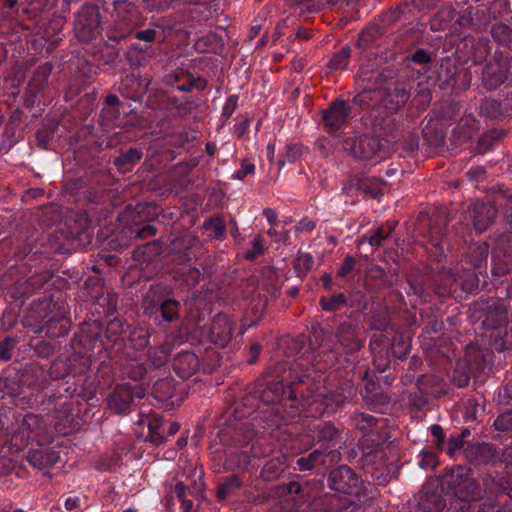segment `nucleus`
I'll list each match as a JSON object with an SVG mask.
<instances>
[{
	"instance_id": "56",
	"label": "nucleus",
	"mask_w": 512,
	"mask_h": 512,
	"mask_svg": "<svg viewBox=\"0 0 512 512\" xmlns=\"http://www.w3.org/2000/svg\"><path fill=\"white\" fill-rule=\"evenodd\" d=\"M491 36L500 46L512 47V28L503 22L495 23L491 27Z\"/></svg>"
},
{
	"instance_id": "58",
	"label": "nucleus",
	"mask_w": 512,
	"mask_h": 512,
	"mask_svg": "<svg viewBox=\"0 0 512 512\" xmlns=\"http://www.w3.org/2000/svg\"><path fill=\"white\" fill-rule=\"evenodd\" d=\"M206 87V79L202 77H195L192 73L186 70L183 77H181V82H179L177 86V91L190 92L193 89H196L197 91H204Z\"/></svg>"
},
{
	"instance_id": "47",
	"label": "nucleus",
	"mask_w": 512,
	"mask_h": 512,
	"mask_svg": "<svg viewBox=\"0 0 512 512\" xmlns=\"http://www.w3.org/2000/svg\"><path fill=\"white\" fill-rule=\"evenodd\" d=\"M287 467L288 465L284 456L271 458L263 465L260 477L266 482L276 481L285 472Z\"/></svg>"
},
{
	"instance_id": "42",
	"label": "nucleus",
	"mask_w": 512,
	"mask_h": 512,
	"mask_svg": "<svg viewBox=\"0 0 512 512\" xmlns=\"http://www.w3.org/2000/svg\"><path fill=\"white\" fill-rule=\"evenodd\" d=\"M25 80V73L20 67H12L3 78V90L9 97H17Z\"/></svg>"
},
{
	"instance_id": "35",
	"label": "nucleus",
	"mask_w": 512,
	"mask_h": 512,
	"mask_svg": "<svg viewBox=\"0 0 512 512\" xmlns=\"http://www.w3.org/2000/svg\"><path fill=\"white\" fill-rule=\"evenodd\" d=\"M113 156L112 163L120 173H128L141 161L143 152L140 148L130 147L127 150L120 149Z\"/></svg>"
},
{
	"instance_id": "3",
	"label": "nucleus",
	"mask_w": 512,
	"mask_h": 512,
	"mask_svg": "<svg viewBox=\"0 0 512 512\" xmlns=\"http://www.w3.org/2000/svg\"><path fill=\"white\" fill-rule=\"evenodd\" d=\"M105 9H112L113 25L107 31L110 41L120 43L128 38L141 21L140 12L133 0H103Z\"/></svg>"
},
{
	"instance_id": "63",
	"label": "nucleus",
	"mask_w": 512,
	"mask_h": 512,
	"mask_svg": "<svg viewBox=\"0 0 512 512\" xmlns=\"http://www.w3.org/2000/svg\"><path fill=\"white\" fill-rule=\"evenodd\" d=\"M352 390V385H348V389L340 387L337 390L329 391L326 394H318L317 397H320L323 399L324 403L329 405H335L336 407L342 406L350 394Z\"/></svg>"
},
{
	"instance_id": "52",
	"label": "nucleus",
	"mask_w": 512,
	"mask_h": 512,
	"mask_svg": "<svg viewBox=\"0 0 512 512\" xmlns=\"http://www.w3.org/2000/svg\"><path fill=\"white\" fill-rule=\"evenodd\" d=\"M355 428L365 435L376 429L379 425L386 422L384 418H376L373 415L367 413H355L352 418Z\"/></svg>"
},
{
	"instance_id": "20",
	"label": "nucleus",
	"mask_w": 512,
	"mask_h": 512,
	"mask_svg": "<svg viewBox=\"0 0 512 512\" xmlns=\"http://www.w3.org/2000/svg\"><path fill=\"white\" fill-rule=\"evenodd\" d=\"M458 73L459 66L456 60L445 57L436 72L431 71L425 76V81L437 85L441 90H452L457 84Z\"/></svg>"
},
{
	"instance_id": "26",
	"label": "nucleus",
	"mask_w": 512,
	"mask_h": 512,
	"mask_svg": "<svg viewBox=\"0 0 512 512\" xmlns=\"http://www.w3.org/2000/svg\"><path fill=\"white\" fill-rule=\"evenodd\" d=\"M309 501L312 509L319 512H340L348 509L352 504L349 498L336 492L334 494L324 493Z\"/></svg>"
},
{
	"instance_id": "55",
	"label": "nucleus",
	"mask_w": 512,
	"mask_h": 512,
	"mask_svg": "<svg viewBox=\"0 0 512 512\" xmlns=\"http://www.w3.org/2000/svg\"><path fill=\"white\" fill-rule=\"evenodd\" d=\"M471 435V431L469 428H464L461 430L459 435H450L448 438V449L447 456L455 459L456 455L471 441H468L467 438Z\"/></svg>"
},
{
	"instance_id": "4",
	"label": "nucleus",
	"mask_w": 512,
	"mask_h": 512,
	"mask_svg": "<svg viewBox=\"0 0 512 512\" xmlns=\"http://www.w3.org/2000/svg\"><path fill=\"white\" fill-rule=\"evenodd\" d=\"M343 149L362 162H379L385 159L389 152L387 141L368 134L345 138Z\"/></svg>"
},
{
	"instance_id": "19",
	"label": "nucleus",
	"mask_w": 512,
	"mask_h": 512,
	"mask_svg": "<svg viewBox=\"0 0 512 512\" xmlns=\"http://www.w3.org/2000/svg\"><path fill=\"white\" fill-rule=\"evenodd\" d=\"M460 452L464 460L475 468L494 464L499 459L498 448L485 441L469 443Z\"/></svg>"
},
{
	"instance_id": "43",
	"label": "nucleus",
	"mask_w": 512,
	"mask_h": 512,
	"mask_svg": "<svg viewBox=\"0 0 512 512\" xmlns=\"http://www.w3.org/2000/svg\"><path fill=\"white\" fill-rule=\"evenodd\" d=\"M350 182L358 192L373 199H378L383 195L381 181L377 178L355 177Z\"/></svg>"
},
{
	"instance_id": "45",
	"label": "nucleus",
	"mask_w": 512,
	"mask_h": 512,
	"mask_svg": "<svg viewBox=\"0 0 512 512\" xmlns=\"http://www.w3.org/2000/svg\"><path fill=\"white\" fill-rule=\"evenodd\" d=\"M506 131L502 129H490L478 137L474 150L477 154H485L493 150L505 137Z\"/></svg>"
},
{
	"instance_id": "64",
	"label": "nucleus",
	"mask_w": 512,
	"mask_h": 512,
	"mask_svg": "<svg viewBox=\"0 0 512 512\" xmlns=\"http://www.w3.org/2000/svg\"><path fill=\"white\" fill-rule=\"evenodd\" d=\"M351 57V48L349 46H343L337 51L328 62V68L331 71L344 70Z\"/></svg>"
},
{
	"instance_id": "50",
	"label": "nucleus",
	"mask_w": 512,
	"mask_h": 512,
	"mask_svg": "<svg viewBox=\"0 0 512 512\" xmlns=\"http://www.w3.org/2000/svg\"><path fill=\"white\" fill-rule=\"evenodd\" d=\"M484 483L486 487L493 493L506 494L510 498L512 497V477L500 476L498 474H489L485 478Z\"/></svg>"
},
{
	"instance_id": "44",
	"label": "nucleus",
	"mask_w": 512,
	"mask_h": 512,
	"mask_svg": "<svg viewBox=\"0 0 512 512\" xmlns=\"http://www.w3.org/2000/svg\"><path fill=\"white\" fill-rule=\"evenodd\" d=\"M341 437L339 430L332 422H325L317 427L316 439L320 444V450L324 452L335 445V442Z\"/></svg>"
},
{
	"instance_id": "15",
	"label": "nucleus",
	"mask_w": 512,
	"mask_h": 512,
	"mask_svg": "<svg viewBox=\"0 0 512 512\" xmlns=\"http://www.w3.org/2000/svg\"><path fill=\"white\" fill-rule=\"evenodd\" d=\"M353 118V108L345 100L337 98L321 112V124L326 133L337 135Z\"/></svg>"
},
{
	"instance_id": "49",
	"label": "nucleus",
	"mask_w": 512,
	"mask_h": 512,
	"mask_svg": "<svg viewBox=\"0 0 512 512\" xmlns=\"http://www.w3.org/2000/svg\"><path fill=\"white\" fill-rule=\"evenodd\" d=\"M433 61V53L424 48H418L415 51L411 52L405 58V63L407 67H412V65H418L421 67L419 72H423V78L425 79L426 75H429L431 72L430 65Z\"/></svg>"
},
{
	"instance_id": "57",
	"label": "nucleus",
	"mask_w": 512,
	"mask_h": 512,
	"mask_svg": "<svg viewBox=\"0 0 512 512\" xmlns=\"http://www.w3.org/2000/svg\"><path fill=\"white\" fill-rule=\"evenodd\" d=\"M202 228L210 238L220 239L226 232V223L221 215H214L205 219Z\"/></svg>"
},
{
	"instance_id": "54",
	"label": "nucleus",
	"mask_w": 512,
	"mask_h": 512,
	"mask_svg": "<svg viewBox=\"0 0 512 512\" xmlns=\"http://www.w3.org/2000/svg\"><path fill=\"white\" fill-rule=\"evenodd\" d=\"M251 464V457L246 451H234L227 455L225 466L228 470H247Z\"/></svg>"
},
{
	"instance_id": "32",
	"label": "nucleus",
	"mask_w": 512,
	"mask_h": 512,
	"mask_svg": "<svg viewBox=\"0 0 512 512\" xmlns=\"http://www.w3.org/2000/svg\"><path fill=\"white\" fill-rule=\"evenodd\" d=\"M507 307L501 300L487 302L483 310L482 324L486 329H496L507 321Z\"/></svg>"
},
{
	"instance_id": "25",
	"label": "nucleus",
	"mask_w": 512,
	"mask_h": 512,
	"mask_svg": "<svg viewBox=\"0 0 512 512\" xmlns=\"http://www.w3.org/2000/svg\"><path fill=\"white\" fill-rule=\"evenodd\" d=\"M510 65L507 61L487 63L482 71L484 88L494 91L502 86L508 79Z\"/></svg>"
},
{
	"instance_id": "8",
	"label": "nucleus",
	"mask_w": 512,
	"mask_h": 512,
	"mask_svg": "<svg viewBox=\"0 0 512 512\" xmlns=\"http://www.w3.org/2000/svg\"><path fill=\"white\" fill-rule=\"evenodd\" d=\"M158 215V206L154 203H138L132 207L128 205L123 214L122 219L126 220L130 225V234L135 239H147L154 237L157 233V228L152 224H143Z\"/></svg>"
},
{
	"instance_id": "31",
	"label": "nucleus",
	"mask_w": 512,
	"mask_h": 512,
	"mask_svg": "<svg viewBox=\"0 0 512 512\" xmlns=\"http://www.w3.org/2000/svg\"><path fill=\"white\" fill-rule=\"evenodd\" d=\"M65 307L61 305L43 325L45 333L50 338H60L67 335L71 328L70 318L64 315Z\"/></svg>"
},
{
	"instance_id": "38",
	"label": "nucleus",
	"mask_w": 512,
	"mask_h": 512,
	"mask_svg": "<svg viewBox=\"0 0 512 512\" xmlns=\"http://www.w3.org/2000/svg\"><path fill=\"white\" fill-rule=\"evenodd\" d=\"M126 104L116 94H108L100 111V119L104 124L115 125Z\"/></svg>"
},
{
	"instance_id": "11",
	"label": "nucleus",
	"mask_w": 512,
	"mask_h": 512,
	"mask_svg": "<svg viewBox=\"0 0 512 512\" xmlns=\"http://www.w3.org/2000/svg\"><path fill=\"white\" fill-rule=\"evenodd\" d=\"M390 438L391 432L386 422L376 427L375 430L362 435L358 441V445L362 452L360 461L363 468L376 461L379 454H382V449L385 444H387V447L390 446L392 443Z\"/></svg>"
},
{
	"instance_id": "1",
	"label": "nucleus",
	"mask_w": 512,
	"mask_h": 512,
	"mask_svg": "<svg viewBox=\"0 0 512 512\" xmlns=\"http://www.w3.org/2000/svg\"><path fill=\"white\" fill-rule=\"evenodd\" d=\"M379 93V104L371 108L368 116H363V124L375 133L392 136L398 130L395 114L409 101L411 85L406 81H395Z\"/></svg>"
},
{
	"instance_id": "61",
	"label": "nucleus",
	"mask_w": 512,
	"mask_h": 512,
	"mask_svg": "<svg viewBox=\"0 0 512 512\" xmlns=\"http://www.w3.org/2000/svg\"><path fill=\"white\" fill-rule=\"evenodd\" d=\"M395 81L401 80L397 79V71L394 68L385 67L382 69H377L373 90H378L381 92L385 86L394 84Z\"/></svg>"
},
{
	"instance_id": "59",
	"label": "nucleus",
	"mask_w": 512,
	"mask_h": 512,
	"mask_svg": "<svg viewBox=\"0 0 512 512\" xmlns=\"http://www.w3.org/2000/svg\"><path fill=\"white\" fill-rule=\"evenodd\" d=\"M171 345L164 343L148 352V361L154 368H161L169 362Z\"/></svg>"
},
{
	"instance_id": "46",
	"label": "nucleus",
	"mask_w": 512,
	"mask_h": 512,
	"mask_svg": "<svg viewBox=\"0 0 512 512\" xmlns=\"http://www.w3.org/2000/svg\"><path fill=\"white\" fill-rule=\"evenodd\" d=\"M319 389V385L314 380V378L310 377L309 384H303L297 389L288 391V400L293 401L297 404H294L293 407H298V405H303L304 403H310L314 396L317 397L319 393H317Z\"/></svg>"
},
{
	"instance_id": "39",
	"label": "nucleus",
	"mask_w": 512,
	"mask_h": 512,
	"mask_svg": "<svg viewBox=\"0 0 512 512\" xmlns=\"http://www.w3.org/2000/svg\"><path fill=\"white\" fill-rule=\"evenodd\" d=\"M26 460L35 468L46 469L54 466L60 460L58 451L51 448H41L30 450L26 455Z\"/></svg>"
},
{
	"instance_id": "6",
	"label": "nucleus",
	"mask_w": 512,
	"mask_h": 512,
	"mask_svg": "<svg viewBox=\"0 0 512 512\" xmlns=\"http://www.w3.org/2000/svg\"><path fill=\"white\" fill-rule=\"evenodd\" d=\"M181 304L176 299L168 298L162 285H152L142 300L144 314L155 316L160 314L163 321L171 323L180 318Z\"/></svg>"
},
{
	"instance_id": "2",
	"label": "nucleus",
	"mask_w": 512,
	"mask_h": 512,
	"mask_svg": "<svg viewBox=\"0 0 512 512\" xmlns=\"http://www.w3.org/2000/svg\"><path fill=\"white\" fill-rule=\"evenodd\" d=\"M438 481L445 495L453 498L477 499L480 496V487L470 466L459 464L446 468Z\"/></svg>"
},
{
	"instance_id": "48",
	"label": "nucleus",
	"mask_w": 512,
	"mask_h": 512,
	"mask_svg": "<svg viewBox=\"0 0 512 512\" xmlns=\"http://www.w3.org/2000/svg\"><path fill=\"white\" fill-rule=\"evenodd\" d=\"M94 59L98 61V66H107L115 69L122 62L120 50L112 45L105 43L94 54Z\"/></svg>"
},
{
	"instance_id": "9",
	"label": "nucleus",
	"mask_w": 512,
	"mask_h": 512,
	"mask_svg": "<svg viewBox=\"0 0 512 512\" xmlns=\"http://www.w3.org/2000/svg\"><path fill=\"white\" fill-rule=\"evenodd\" d=\"M327 486L338 494L366 496L364 481L353 468L346 464L335 466L329 471Z\"/></svg>"
},
{
	"instance_id": "30",
	"label": "nucleus",
	"mask_w": 512,
	"mask_h": 512,
	"mask_svg": "<svg viewBox=\"0 0 512 512\" xmlns=\"http://www.w3.org/2000/svg\"><path fill=\"white\" fill-rule=\"evenodd\" d=\"M361 396L365 404L371 408L387 405L391 401L388 391L380 385L378 380H369L365 383Z\"/></svg>"
},
{
	"instance_id": "62",
	"label": "nucleus",
	"mask_w": 512,
	"mask_h": 512,
	"mask_svg": "<svg viewBox=\"0 0 512 512\" xmlns=\"http://www.w3.org/2000/svg\"><path fill=\"white\" fill-rule=\"evenodd\" d=\"M454 18V11L451 9L439 10L429 22L430 30L433 32H441L448 28Z\"/></svg>"
},
{
	"instance_id": "60",
	"label": "nucleus",
	"mask_w": 512,
	"mask_h": 512,
	"mask_svg": "<svg viewBox=\"0 0 512 512\" xmlns=\"http://www.w3.org/2000/svg\"><path fill=\"white\" fill-rule=\"evenodd\" d=\"M164 424V420L162 416H159L157 414L153 415L149 419L148 423V429L149 434L146 437V441H149L155 445H160L165 442L166 437L161 432L162 426Z\"/></svg>"
},
{
	"instance_id": "24",
	"label": "nucleus",
	"mask_w": 512,
	"mask_h": 512,
	"mask_svg": "<svg viewBox=\"0 0 512 512\" xmlns=\"http://www.w3.org/2000/svg\"><path fill=\"white\" fill-rule=\"evenodd\" d=\"M444 494L440 485L436 488H431L430 485L425 486L419 493L415 512H442L447 506Z\"/></svg>"
},
{
	"instance_id": "23",
	"label": "nucleus",
	"mask_w": 512,
	"mask_h": 512,
	"mask_svg": "<svg viewBox=\"0 0 512 512\" xmlns=\"http://www.w3.org/2000/svg\"><path fill=\"white\" fill-rule=\"evenodd\" d=\"M151 77L149 75H126L120 85L119 91L127 99L135 102H142L150 90Z\"/></svg>"
},
{
	"instance_id": "18",
	"label": "nucleus",
	"mask_w": 512,
	"mask_h": 512,
	"mask_svg": "<svg viewBox=\"0 0 512 512\" xmlns=\"http://www.w3.org/2000/svg\"><path fill=\"white\" fill-rule=\"evenodd\" d=\"M56 303L54 295L44 296L33 301L27 309L26 314L21 322L25 328H31L35 333L44 331L42 323L45 324L46 319L54 313Z\"/></svg>"
},
{
	"instance_id": "33",
	"label": "nucleus",
	"mask_w": 512,
	"mask_h": 512,
	"mask_svg": "<svg viewBox=\"0 0 512 512\" xmlns=\"http://www.w3.org/2000/svg\"><path fill=\"white\" fill-rule=\"evenodd\" d=\"M233 329L229 319L224 314H217L212 321L210 328L211 341L225 347L232 340Z\"/></svg>"
},
{
	"instance_id": "5",
	"label": "nucleus",
	"mask_w": 512,
	"mask_h": 512,
	"mask_svg": "<svg viewBox=\"0 0 512 512\" xmlns=\"http://www.w3.org/2000/svg\"><path fill=\"white\" fill-rule=\"evenodd\" d=\"M483 351L474 345L466 346L464 355L456 362L450 381L458 388L467 387L471 378L477 379L486 367Z\"/></svg>"
},
{
	"instance_id": "29",
	"label": "nucleus",
	"mask_w": 512,
	"mask_h": 512,
	"mask_svg": "<svg viewBox=\"0 0 512 512\" xmlns=\"http://www.w3.org/2000/svg\"><path fill=\"white\" fill-rule=\"evenodd\" d=\"M172 367L182 379L192 377L200 367L198 356L192 351H182L173 358Z\"/></svg>"
},
{
	"instance_id": "36",
	"label": "nucleus",
	"mask_w": 512,
	"mask_h": 512,
	"mask_svg": "<svg viewBox=\"0 0 512 512\" xmlns=\"http://www.w3.org/2000/svg\"><path fill=\"white\" fill-rule=\"evenodd\" d=\"M467 49V60L481 64L490 54L489 41L485 38L466 37L463 43Z\"/></svg>"
},
{
	"instance_id": "16",
	"label": "nucleus",
	"mask_w": 512,
	"mask_h": 512,
	"mask_svg": "<svg viewBox=\"0 0 512 512\" xmlns=\"http://www.w3.org/2000/svg\"><path fill=\"white\" fill-rule=\"evenodd\" d=\"M439 465L438 455L434 451L423 450L413 459L405 461L401 468L404 476L411 482L423 480L429 472Z\"/></svg>"
},
{
	"instance_id": "10",
	"label": "nucleus",
	"mask_w": 512,
	"mask_h": 512,
	"mask_svg": "<svg viewBox=\"0 0 512 512\" xmlns=\"http://www.w3.org/2000/svg\"><path fill=\"white\" fill-rule=\"evenodd\" d=\"M52 69L53 65L46 62L33 71L23 96V103L27 108L38 107L46 101L50 91L49 77Z\"/></svg>"
},
{
	"instance_id": "21",
	"label": "nucleus",
	"mask_w": 512,
	"mask_h": 512,
	"mask_svg": "<svg viewBox=\"0 0 512 512\" xmlns=\"http://www.w3.org/2000/svg\"><path fill=\"white\" fill-rule=\"evenodd\" d=\"M337 341L346 355L353 356L363 347L361 329L358 324L342 322L336 328Z\"/></svg>"
},
{
	"instance_id": "27",
	"label": "nucleus",
	"mask_w": 512,
	"mask_h": 512,
	"mask_svg": "<svg viewBox=\"0 0 512 512\" xmlns=\"http://www.w3.org/2000/svg\"><path fill=\"white\" fill-rule=\"evenodd\" d=\"M257 385V396L259 400L266 405L280 403L284 400L286 387L281 379L270 377Z\"/></svg>"
},
{
	"instance_id": "14",
	"label": "nucleus",
	"mask_w": 512,
	"mask_h": 512,
	"mask_svg": "<svg viewBox=\"0 0 512 512\" xmlns=\"http://www.w3.org/2000/svg\"><path fill=\"white\" fill-rule=\"evenodd\" d=\"M146 395V387L142 383L131 385L130 383L117 384L107 397L108 408L116 413L123 414L135 405L136 400H141Z\"/></svg>"
},
{
	"instance_id": "37",
	"label": "nucleus",
	"mask_w": 512,
	"mask_h": 512,
	"mask_svg": "<svg viewBox=\"0 0 512 512\" xmlns=\"http://www.w3.org/2000/svg\"><path fill=\"white\" fill-rule=\"evenodd\" d=\"M340 455L338 450H332L324 453L323 450L315 449L307 455H304L296 460L297 469L301 472L311 471L319 466L325 465L326 457L334 459Z\"/></svg>"
},
{
	"instance_id": "13",
	"label": "nucleus",
	"mask_w": 512,
	"mask_h": 512,
	"mask_svg": "<svg viewBox=\"0 0 512 512\" xmlns=\"http://www.w3.org/2000/svg\"><path fill=\"white\" fill-rule=\"evenodd\" d=\"M102 30L99 7L93 4L83 5L74 21L77 38L82 42H90L101 35Z\"/></svg>"
},
{
	"instance_id": "53",
	"label": "nucleus",
	"mask_w": 512,
	"mask_h": 512,
	"mask_svg": "<svg viewBox=\"0 0 512 512\" xmlns=\"http://www.w3.org/2000/svg\"><path fill=\"white\" fill-rule=\"evenodd\" d=\"M175 391L176 382L172 377L158 379L152 387L154 397L161 402L172 398Z\"/></svg>"
},
{
	"instance_id": "40",
	"label": "nucleus",
	"mask_w": 512,
	"mask_h": 512,
	"mask_svg": "<svg viewBox=\"0 0 512 512\" xmlns=\"http://www.w3.org/2000/svg\"><path fill=\"white\" fill-rule=\"evenodd\" d=\"M82 341L89 343L93 350L101 352L102 349H108L107 342L102 335V324L98 321L86 323L82 327Z\"/></svg>"
},
{
	"instance_id": "41",
	"label": "nucleus",
	"mask_w": 512,
	"mask_h": 512,
	"mask_svg": "<svg viewBox=\"0 0 512 512\" xmlns=\"http://www.w3.org/2000/svg\"><path fill=\"white\" fill-rule=\"evenodd\" d=\"M90 220L86 213L76 215L74 226H70V236L72 240H77V245H86L91 242L92 233L90 232Z\"/></svg>"
},
{
	"instance_id": "22",
	"label": "nucleus",
	"mask_w": 512,
	"mask_h": 512,
	"mask_svg": "<svg viewBox=\"0 0 512 512\" xmlns=\"http://www.w3.org/2000/svg\"><path fill=\"white\" fill-rule=\"evenodd\" d=\"M398 222L388 220L385 223L369 229L362 238V243H367L372 247L383 248L388 253L395 242L394 232Z\"/></svg>"
},
{
	"instance_id": "34",
	"label": "nucleus",
	"mask_w": 512,
	"mask_h": 512,
	"mask_svg": "<svg viewBox=\"0 0 512 512\" xmlns=\"http://www.w3.org/2000/svg\"><path fill=\"white\" fill-rule=\"evenodd\" d=\"M497 213L495 204H475L471 211V218L476 233H482L492 224Z\"/></svg>"
},
{
	"instance_id": "28",
	"label": "nucleus",
	"mask_w": 512,
	"mask_h": 512,
	"mask_svg": "<svg viewBox=\"0 0 512 512\" xmlns=\"http://www.w3.org/2000/svg\"><path fill=\"white\" fill-rule=\"evenodd\" d=\"M479 114L490 120L503 121L511 118L510 108L506 105L505 98L503 100L493 97H485L479 102Z\"/></svg>"
},
{
	"instance_id": "12",
	"label": "nucleus",
	"mask_w": 512,
	"mask_h": 512,
	"mask_svg": "<svg viewBox=\"0 0 512 512\" xmlns=\"http://www.w3.org/2000/svg\"><path fill=\"white\" fill-rule=\"evenodd\" d=\"M272 496L282 498L289 497L292 503L288 506H274L267 512H307L301 506L309 502L311 494L307 484L301 485L292 481L286 484H280L271 488Z\"/></svg>"
},
{
	"instance_id": "17",
	"label": "nucleus",
	"mask_w": 512,
	"mask_h": 512,
	"mask_svg": "<svg viewBox=\"0 0 512 512\" xmlns=\"http://www.w3.org/2000/svg\"><path fill=\"white\" fill-rule=\"evenodd\" d=\"M270 377L281 379L288 391L294 390L309 384L311 375L302 369L299 363H290L288 361L276 362L273 367L269 368L268 372Z\"/></svg>"
},
{
	"instance_id": "7",
	"label": "nucleus",
	"mask_w": 512,
	"mask_h": 512,
	"mask_svg": "<svg viewBox=\"0 0 512 512\" xmlns=\"http://www.w3.org/2000/svg\"><path fill=\"white\" fill-rule=\"evenodd\" d=\"M245 414L235 408L224 421L218 436L221 444L228 447L242 448L247 446L254 438L252 424L243 421Z\"/></svg>"
},
{
	"instance_id": "51",
	"label": "nucleus",
	"mask_w": 512,
	"mask_h": 512,
	"mask_svg": "<svg viewBox=\"0 0 512 512\" xmlns=\"http://www.w3.org/2000/svg\"><path fill=\"white\" fill-rule=\"evenodd\" d=\"M243 487V482L237 474L228 476L218 485L216 496L219 500H225L228 497L236 496Z\"/></svg>"
}]
</instances>
